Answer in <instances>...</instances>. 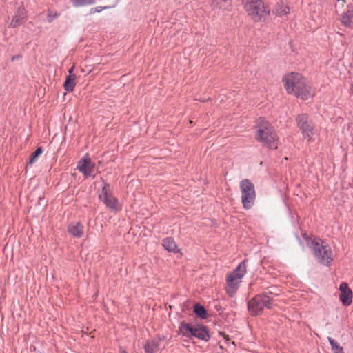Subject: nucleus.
<instances>
[{
	"label": "nucleus",
	"mask_w": 353,
	"mask_h": 353,
	"mask_svg": "<svg viewBox=\"0 0 353 353\" xmlns=\"http://www.w3.org/2000/svg\"><path fill=\"white\" fill-rule=\"evenodd\" d=\"M353 19V10L348 9L344 12L341 16V23L347 26H350L352 24Z\"/></svg>",
	"instance_id": "17"
},
{
	"label": "nucleus",
	"mask_w": 353,
	"mask_h": 353,
	"mask_svg": "<svg viewBox=\"0 0 353 353\" xmlns=\"http://www.w3.org/2000/svg\"><path fill=\"white\" fill-rule=\"evenodd\" d=\"M179 334L189 339L194 336L204 341H209L210 338L205 326L192 325L184 321L181 322L179 325Z\"/></svg>",
	"instance_id": "3"
},
{
	"label": "nucleus",
	"mask_w": 353,
	"mask_h": 353,
	"mask_svg": "<svg viewBox=\"0 0 353 353\" xmlns=\"http://www.w3.org/2000/svg\"><path fill=\"white\" fill-rule=\"evenodd\" d=\"M112 211L113 210H119L121 209V205L119 204L118 201L115 199L112 198Z\"/></svg>",
	"instance_id": "24"
},
{
	"label": "nucleus",
	"mask_w": 353,
	"mask_h": 353,
	"mask_svg": "<svg viewBox=\"0 0 353 353\" xmlns=\"http://www.w3.org/2000/svg\"><path fill=\"white\" fill-rule=\"evenodd\" d=\"M194 313L201 319L207 317V312L205 309L200 304H196L194 307Z\"/></svg>",
	"instance_id": "19"
},
{
	"label": "nucleus",
	"mask_w": 353,
	"mask_h": 353,
	"mask_svg": "<svg viewBox=\"0 0 353 353\" xmlns=\"http://www.w3.org/2000/svg\"><path fill=\"white\" fill-rule=\"evenodd\" d=\"M162 245L167 251L170 252L176 253L179 252L176 243L172 238L168 237L163 239L162 241Z\"/></svg>",
	"instance_id": "15"
},
{
	"label": "nucleus",
	"mask_w": 353,
	"mask_h": 353,
	"mask_svg": "<svg viewBox=\"0 0 353 353\" xmlns=\"http://www.w3.org/2000/svg\"><path fill=\"white\" fill-rule=\"evenodd\" d=\"M282 82L288 94L294 95L301 99H309L314 94L310 83L299 73L286 74L283 77Z\"/></svg>",
	"instance_id": "1"
},
{
	"label": "nucleus",
	"mask_w": 353,
	"mask_h": 353,
	"mask_svg": "<svg viewBox=\"0 0 353 353\" xmlns=\"http://www.w3.org/2000/svg\"><path fill=\"white\" fill-rule=\"evenodd\" d=\"M328 341L334 353H343V347H341L333 339L328 337Z\"/></svg>",
	"instance_id": "20"
},
{
	"label": "nucleus",
	"mask_w": 353,
	"mask_h": 353,
	"mask_svg": "<svg viewBox=\"0 0 353 353\" xmlns=\"http://www.w3.org/2000/svg\"><path fill=\"white\" fill-rule=\"evenodd\" d=\"M77 169L86 178L93 177L94 176V163L92 161L88 154L85 155L79 160L77 165Z\"/></svg>",
	"instance_id": "10"
},
{
	"label": "nucleus",
	"mask_w": 353,
	"mask_h": 353,
	"mask_svg": "<svg viewBox=\"0 0 353 353\" xmlns=\"http://www.w3.org/2000/svg\"><path fill=\"white\" fill-rule=\"evenodd\" d=\"M74 70V65H72L68 70V73L69 74L68 75H75L74 74H73V71Z\"/></svg>",
	"instance_id": "26"
},
{
	"label": "nucleus",
	"mask_w": 353,
	"mask_h": 353,
	"mask_svg": "<svg viewBox=\"0 0 353 353\" xmlns=\"http://www.w3.org/2000/svg\"><path fill=\"white\" fill-rule=\"evenodd\" d=\"M42 153V149L41 148L39 147L32 154L31 157L30 158V160H29V163L30 164H32L36 159Z\"/></svg>",
	"instance_id": "22"
},
{
	"label": "nucleus",
	"mask_w": 353,
	"mask_h": 353,
	"mask_svg": "<svg viewBox=\"0 0 353 353\" xmlns=\"http://www.w3.org/2000/svg\"><path fill=\"white\" fill-rule=\"evenodd\" d=\"M245 273V262H241L235 270L228 274L225 290L228 295L233 296L236 294L239 284L241 282V279Z\"/></svg>",
	"instance_id": "4"
},
{
	"label": "nucleus",
	"mask_w": 353,
	"mask_h": 353,
	"mask_svg": "<svg viewBox=\"0 0 353 353\" xmlns=\"http://www.w3.org/2000/svg\"><path fill=\"white\" fill-rule=\"evenodd\" d=\"M121 353H127V352L125 351H122V352H121Z\"/></svg>",
	"instance_id": "27"
},
{
	"label": "nucleus",
	"mask_w": 353,
	"mask_h": 353,
	"mask_svg": "<svg viewBox=\"0 0 353 353\" xmlns=\"http://www.w3.org/2000/svg\"><path fill=\"white\" fill-rule=\"evenodd\" d=\"M164 339V336L157 335L152 339L147 341L144 345L145 353H156L160 350V343Z\"/></svg>",
	"instance_id": "13"
},
{
	"label": "nucleus",
	"mask_w": 353,
	"mask_h": 353,
	"mask_svg": "<svg viewBox=\"0 0 353 353\" xmlns=\"http://www.w3.org/2000/svg\"><path fill=\"white\" fill-rule=\"evenodd\" d=\"M76 6L90 5L94 3V0H71Z\"/></svg>",
	"instance_id": "21"
},
{
	"label": "nucleus",
	"mask_w": 353,
	"mask_h": 353,
	"mask_svg": "<svg viewBox=\"0 0 353 353\" xmlns=\"http://www.w3.org/2000/svg\"><path fill=\"white\" fill-rule=\"evenodd\" d=\"M272 304V300L265 294H259L252 298L248 303V307L250 313L253 316L259 314L263 308H270Z\"/></svg>",
	"instance_id": "8"
},
{
	"label": "nucleus",
	"mask_w": 353,
	"mask_h": 353,
	"mask_svg": "<svg viewBox=\"0 0 353 353\" xmlns=\"http://www.w3.org/2000/svg\"><path fill=\"white\" fill-rule=\"evenodd\" d=\"M98 194L99 199L103 202L107 207L110 206V186L109 184L101 181L98 187Z\"/></svg>",
	"instance_id": "12"
},
{
	"label": "nucleus",
	"mask_w": 353,
	"mask_h": 353,
	"mask_svg": "<svg viewBox=\"0 0 353 353\" xmlns=\"http://www.w3.org/2000/svg\"><path fill=\"white\" fill-rule=\"evenodd\" d=\"M239 186L243 206L245 209H250L256 197L254 185L249 179H243L240 182Z\"/></svg>",
	"instance_id": "7"
},
{
	"label": "nucleus",
	"mask_w": 353,
	"mask_h": 353,
	"mask_svg": "<svg viewBox=\"0 0 353 353\" xmlns=\"http://www.w3.org/2000/svg\"><path fill=\"white\" fill-rule=\"evenodd\" d=\"M297 125L304 139L307 141H314V135L315 130L312 124L308 122V117L307 114H300L296 118Z\"/></svg>",
	"instance_id": "9"
},
{
	"label": "nucleus",
	"mask_w": 353,
	"mask_h": 353,
	"mask_svg": "<svg viewBox=\"0 0 353 353\" xmlns=\"http://www.w3.org/2000/svg\"><path fill=\"white\" fill-rule=\"evenodd\" d=\"M68 232L74 237L81 238L83 235V226L78 222L72 223L68 226Z\"/></svg>",
	"instance_id": "14"
},
{
	"label": "nucleus",
	"mask_w": 353,
	"mask_h": 353,
	"mask_svg": "<svg viewBox=\"0 0 353 353\" xmlns=\"http://www.w3.org/2000/svg\"><path fill=\"white\" fill-rule=\"evenodd\" d=\"M341 291L340 301L345 306H349L352 302V292L346 283H341L339 286Z\"/></svg>",
	"instance_id": "11"
},
{
	"label": "nucleus",
	"mask_w": 353,
	"mask_h": 353,
	"mask_svg": "<svg viewBox=\"0 0 353 353\" xmlns=\"http://www.w3.org/2000/svg\"><path fill=\"white\" fill-rule=\"evenodd\" d=\"M310 248L318 261L325 265H329L333 260L332 252L327 243L321 239L312 241L310 244Z\"/></svg>",
	"instance_id": "5"
},
{
	"label": "nucleus",
	"mask_w": 353,
	"mask_h": 353,
	"mask_svg": "<svg viewBox=\"0 0 353 353\" xmlns=\"http://www.w3.org/2000/svg\"><path fill=\"white\" fill-rule=\"evenodd\" d=\"M75 75H68L64 83V89L68 92H72L75 87Z\"/></svg>",
	"instance_id": "18"
},
{
	"label": "nucleus",
	"mask_w": 353,
	"mask_h": 353,
	"mask_svg": "<svg viewBox=\"0 0 353 353\" xmlns=\"http://www.w3.org/2000/svg\"><path fill=\"white\" fill-rule=\"evenodd\" d=\"M59 16V14L55 10H48V19L49 21H52L56 18H57Z\"/></svg>",
	"instance_id": "23"
},
{
	"label": "nucleus",
	"mask_w": 353,
	"mask_h": 353,
	"mask_svg": "<svg viewBox=\"0 0 353 353\" xmlns=\"http://www.w3.org/2000/svg\"><path fill=\"white\" fill-rule=\"evenodd\" d=\"M256 128L257 141L270 149H276L278 137L273 126L265 119L260 118Z\"/></svg>",
	"instance_id": "2"
},
{
	"label": "nucleus",
	"mask_w": 353,
	"mask_h": 353,
	"mask_svg": "<svg viewBox=\"0 0 353 353\" xmlns=\"http://www.w3.org/2000/svg\"><path fill=\"white\" fill-rule=\"evenodd\" d=\"M26 12L23 9H21V10H19L18 12L17 13V14L14 17V18L12 19V20L10 23V26L12 27L18 26L22 24L23 23H24L26 21Z\"/></svg>",
	"instance_id": "16"
},
{
	"label": "nucleus",
	"mask_w": 353,
	"mask_h": 353,
	"mask_svg": "<svg viewBox=\"0 0 353 353\" xmlns=\"http://www.w3.org/2000/svg\"><path fill=\"white\" fill-rule=\"evenodd\" d=\"M108 6H97L90 9V13L100 12L103 10L108 9Z\"/></svg>",
	"instance_id": "25"
},
{
	"label": "nucleus",
	"mask_w": 353,
	"mask_h": 353,
	"mask_svg": "<svg viewBox=\"0 0 353 353\" xmlns=\"http://www.w3.org/2000/svg\"><path fill=\"white\" fill-rule=\"evenodd\" d=\"M244 9L254 21H261L269 14L262 0H242Z\"/></svg>",
	"instance_id": "6"
}]
</instances>
